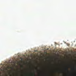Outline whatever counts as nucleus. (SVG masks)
I'll list each match as a JSON object with an SVG mask.
<instances>
[{
  "label": "nucleus",
  "mask_w": 76,
  "mask_h": 76,
  "mask_svg": "<svg viewBox=\"0 0 76 76\" xmlns=\"http://www.w3.org/2000/svg\"><path fill=\"white\" fill-rule=\"evenodd\" d=\"M72 69L74 70L75 71H76V66H75L74 68H72Z\"/></svg>",
  "instance_id": "obj_1"
},
{
  "label": "nucleus",
  "mask_w": 76,
  "mask_h": 76,
  "mask_svg": "<svg viewBox=\"0 0 76 76\" xmlns=\"http://www.w3.org/2000/svg\"><path fill=\"white\" fill-rule=\"evenodd\" d=\"M75 75L76 76V73H75Z\"/></svg>",
  "instance_id": "obj_3"
},
{
  "label": "nucleus",
  "mask_w": 76,
  "mask_h": 76,
  "mask_svg": "<svg viewBox=\"0 0 76 76\" xmlns=\"http://www.w3.org/2000/svg\"><path fill=\"white\" fill-rule=\"evenodd\" d=\"M66 70H67V71H68V68H66Z\"/></svg>",
  "instance_id": "obj_2"
},
{
  "label": "nucleus",
  "mask_w": 76,
  "mask_h": 76,
  "mask_svg": "<svg viewBox=\"0 0 76 76\" xmlns=\"http://www.w3.org/2000/svg\"><path fill=\"white\" fill-rule=\"evenodd\" d=\"M34 76H35V74H34Z\"/></svg>",
  "instance_id": "obj_4"
}]
</instances>
